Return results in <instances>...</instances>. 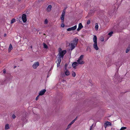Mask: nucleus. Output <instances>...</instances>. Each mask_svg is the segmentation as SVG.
<instances>
[{
	"mask_svg": "<svg viewBox=\"0 0 130 130\" xmlns=\"http://www.w3.org/2000/svg\"><path fill=\"white\" fill-rule=\"evenodd\" d=\"M84 56L83 55H81L78 58L77 60V62L78 64H82L84 63V62L83 60V59Z\"/></svg>",
	"mask_w": 130,
	"mask_h": 130,
	"instance_id": "20e7f679",
	"label": "nucleus"
},
{
	"mask_svg": "<svg viewBox=\"0 0 130 130\" xmlns=\"http://www.w3.org/2000/svg\"><path fill=\"white\" fill-rule=\"evenodd\" d=\"M90 23V21L89 20H88L87 22V24H89Z\"/></svg>",
	"mask_w": 130,
	"mask_h": 130,
	"instance_id": "c85d7f7f",
	"label": "nucleus"
},
{
	"mask_svg": "<svg viewBox=\"0 0 130 130\" xmlns=\"http://www.w3.org/2000/svg\"><path fill=\"white\" fill-rule=\"evenodd\" d=\"M16 117L13 114L12 115V117L13 119H14Z\"/></svg>",
	"mask_w": 130,
	"mask_h": 130,
	"instance_id": "c756f323",
	"label": "nucleus"
},
{
	"mask_svg": "<svg viewBox=\"0 0 130 130\" xmlns=\"http://www.w3.org/2000/svg\"><path fill=\"white\" fill-rule=\"evenodd\" d=\"M97 38L96 36L94 35L93 38V41L94 43L93 45V47L95 50H99V48L97 45Z\"/></svg>",
	"mask_w": 130,
	"mask_h": 130,
	"instance_id": "7ed1b4c3",
	"label": "nucleus"
},
{
	"mask_svg": "<svg viewBox=\"0 0 130 130\" xmlns=\"http://www.w3.org/2000/svg\"><path fill=\"white\" fill-rule=\"evenodd\" d=\"M72 75L73 77H75L76 76V74L75 72H73L72 73Z\"/></svg>",
	"mask_w": 130,
	"mask_h": 130,
	"instance_id": "412c9836",
	"label": "nucleus"
},
{
	"mask_svg": "<svg viewBox=\"0 0 130 130\" xmlns=\"http://www.w3.org/2000/svg\"><path fill=\"white\" fill-rule=\"evenodd\" d=\"M78 40V39L76 38H74L73 40L70 42L69 46L72 51L74 48L77 45Z\"/></svg>",
	"mask_w": 130,
	"mask_h": 130,
	"instance_id": "f03ea898",
	"label": "nucleus"
},
{
	"mask_svg": "<svg viewBox=\"0 0 130 130\" xmlns=\"http://www.w3.org/2000/svg\"><path fill=\"white\" fill-rule=\"evenodd\" d=\"M9 128L8 124H6L5 126V129H7Z\"/></svg>",
	"mask_w": 130,
	"mask_h": 130,
	"instance_id": "a211bd4d",
	"label": "nucleus"
},
{
	"mask_svg": "<svg viewBox=\"0 0 130 130\" xmlns=\"http://www.w3.org/2000/svg\"><path fill=\"white\" fill-rule=\"evenodd\" d=\"M83 26L81 23H80L78 25V28L77 29V30L78 31H79L82 28Z\"/></svg>",
	"mask_w": 130,
	"mask_h": 130,
	"instance_id": "f8f14e48",
	"label": "nucleus"
},
{
	"mask_svg": "<svg viewBox=\"0 0 130 130\" xmlns=\"http://www.w3.org/2000/svg\"><path fill=\"white\" fill-rule=\"evenodd\" d=\"M22 19L23 20V21L25 23L27 21L26 17V15L25 14H23L22 17Z\"/></svg>",
	"mask_w": 130,
	"mask_h": 130,
	"instance_id": "0eeeda50",
	"label": "nucleus"
},
{
	"mask_svg": "<svg viewBox=\"0 0 130 130\" xmlns=\"http://www.w3.org/2000/svg\"><path fill=\"white\" fill-rule=\"evenodd\" d=\"M18 0L19 1H21V0Z\"/></svg>",
	"mask_w": 130,
	"mask_h": 130,
	"instance_id": "e433bc0d",
	"label": "nucleus"
},
{
	"mask_svg": "<svg viewBox=\"0 0 130 130\" xmlns=\"http://www.w3.org/2000/svg\"><path fill=\"white\" fill-rule=\"evenodd\" d=\"M3 73H5L6 72V71L5 70H4L3 71Z\"/></svg>",
	"mask_w": 130,
	"mask_h": 130,
	"instance_id": "473e14b6",
	"label": "nucleus"
},
{
	"mask_svg": "<svg viewBox=\"0 0 130 130\" xmlns=\"http://www.w3.org/2000/svg\"><path fill=\"white\" fill-rule=\"evenodd\" d=\"M47 23H48V21L47 20V19H46L44 21V23L45 24H47Z\"/></svg>",
	"mask_w": 130,
	"mask_h": 130,
	"instance_id": "a878e982",
	"label": "nucleus"
},
{
	"mask_svg": "<svg viewBox=\"0 0 130 130\" xmlns=\"http://www.w3.org/2000/svg\"><path fill=\"white\" fill-rule=\"evenodd\" d=\"M39 65V63L38 62H35L33 65L32 67L34 69H36Z\"/></svg>",
	"mask_w": 130,
	"mask_h": 130,
	"instance_id": "423d86ee",
	"label": "nucleus"
},
{
	"mask_svg": "<svg viewBox=\"0 0 130 130\" xmlns=\"http://www.w3.org/2000/svg\"><path fill=\"white\" fill-rule=\"evenodd\" d=\"M6 34H4V36H6Z\"/></svg>",
	"mask_w": 130,
	"mask_h": 130,
	"instance_id": "f704fd0d",
	"label": "nucleus"
},
{
	"mask_svg": "<svg viewBox=\"0 0 130 130\" xmlns=\"http://www.w3.org/2000/svg\"><path fill=\"white\" fill-rule=\"evenodd\" d=\"M13 47L11 44H10L9 47L8 48V51L9 52H11V51L12 50Z\"/></svg>",
	"mask_w": 130,
	"mask_h": 130,
	"instance_id": "2eb2a0df",
	"label": "nucleus"
},
{
	"mask_svg": "<svg viewBox=\"0 0 130 130\" xmlns=\"http://www.w3.org/2000/svg\"><path fill=\"white\" fill-rule=\"evenodd\" d=\"M130 50V47H128L127 48L126 51V53H127Z\"/></svg>",
	"mask_w": 130,
	"mask_h": 130,
	"instance_id": "aec40b11",
	"label": "nucleus"
},
{
	"mask_svg": "<svg viewBox=\"0 0 130 130\" xmlns=\"http://www.w3.org/2000/svg\"><path fill=\"white\" fill-rule=\"evenodd\" d=\"M52 6L51 5H48L46 9V11L47 12H50L52 10Z\"/></svg>",
	"mask_w": 130,
	"mask_h": 130,
	"instance_id": "9d476101",
	"label": "nucleus"
},
{
	"mask_svg": "<svg viewBox=\"0 0 130 130\" xmlns=\"http://www.w3.org/2000/svg\"><path fill=\"white\" fill-rule=\"evenodd\" d=\"M105 127L106 128L108 126H111V123L107 121L105 123Z\"/></svg>",
	"mask_w": 130,
	"mask_h": 130,
	"instance_id": "ddd939ff",
	"label": "nucleus"
},
{
	"mask_svg": "<svg viewBox=\"0 0 130 130\" xmlns=\"http://www.w3.org/2000/svg\"><path fill=\"white\" fill-rule=\"evenodd\" d=\"M76 28L77 26L75 25L73 27L68 28L67 29V30L68 31H70L71 30H73L75 29Z\"/></svg>",
	"mask_w": 130,
	"mask_h": 130,
	"instance_id": "6e6552de",
	"label": "nucleus"
},
{
	"mask_svg": "<svg viewBox=\"0 0 130 130\" xmlns=\"http://www.w3.org/2000/svg\"><path fill=\"white\" fill-rule=\"evenodd\" d=\"M78 64L77 62H75L72 63V66L74 68L76 69V67L77 66Z\"/></svg>",
	"mask_w": 130,
	"mask_h": 130,
	"instance_id": "9b49d317",
	"label": "nucleus"
},
{
	"mask_svg": "<svg viewBox=\"0 0 130 130\" xmlns=\"http://www.w3.org/2000/svg\"><path fill=\"white\" fill-rule=\"evenodd\" d=\"M113 32L112 31L111 32L108 34V35L110 36H111L113 34Z\"/></svg>",
	"mask_w": 130,
	"mask_h": 130,
	"instance_id": "393cba45",
	"label": "nucleus"
},
{
	"mask_svg": "<svg viewBox=\"0 0 130 130\" xmlns=\"http://www.w3.org/2000/svg\"><path fill=\"white\" fill-rule=\"evenodd\" d=\"M68 66V64H65V68L64 69L65 70H66L67 69V67Z\"/></svg>",
	"mask_w": 130,
	"mask_h": 130,
	"instance_id": "cd10ccee",
	"label": "nucleus"
},
{
	"mask_svg": "<svg viewBox=\"0 0 130 130\" xmlns=\"http://www.w3.org/2000/svg\"><path fill=\"white\" fill-rule=\"evenodd\" d=\"M43 44L44 46V47L45 48H47L48 47L47 45L44 43H43Z\"/></svg>",
	"mask_w": 130,
	"mask_h": 130,
	"instance_id": "6ab92c4d",
	"label": "nucleus"
},
{
	"mask_svg": "<svg viewBox=\"0 0 130 130\" xmlns=\"http://www.w3.org/2000/svg\"><path fill=\"white\" fill-rule=\"evenodd\" d=\"M89 48L88 47L87 48V50Z\"/></svg>",
	"mask_w": 130,
	"mask_h": 130,
	"instance_id": "c9c22d12",
	"label": "nucleus"
},
{
	"mask_svg": "<svg viewBox=\"0 0 130 130\" xmlns=\"http://www.w3.org/2000/svg\"><path fill=\"white\" fill-rule=\"evenodd\" d=\"M91 50H90V52H91Z\"/></svg>",
	"mask_w": 130,
	"mask_h": 130,
	"instance_id": "4c0bfd02",
	"label": "nucleus"
},
{
	"mask_svg": "<svg viewBox=\"0 0 130 130\" xmlns=\"http://www.w3.org/2000/svg\"><path fill=\"white\" fill-rule=\"evenodd\" d=\"M46 91V90L45 89H43L40 91L39 93V95H43Z\"/></svg>",
	"mask_w": 130,
	"mask_h": 130,
	"instance_id": "1a4fd4ad",
	"label": "nucleus"
},
{
	"mask_svg": "<svg viewBox=\"0 0 130 130\" xmlns=\"http://www.w3.org/2000/svg\"><path fill=\"white\" fill-rule=\"evenodd\" d=\"M101 40L102 41H104V39L103 37H101L100 38Z\"/></svg>",
	"mask_w": 130,
	"mask_h": 130,
	"instance_id": "bb28decb",
	"label": "nucleus"
},
{
	"mask_svg": "<svg viewBox=\"0 0 130 130\" xmlns=\"http://www.w3.org/2000/svg\"><path fill=\"white\" fill-rule=\"evenodd\" d=\"M71 125L69 124L68 126L67 127L66 129V130H67L70 128L71 127Z\"/></svg>",
	"mask_w": 130,
	"mask_h": 130,
	"instance_id": "b1692460",
	"label": "nucleus"
},
{
	"mask_svg": "<svg viewBox=\"0 0 130 130\" xmlns=\"http://www.w3.org/2000/svg\"><path fill=\"white\" fill-rule=\"evenodd\" d=\"M15 21V19H12L11 21V24H12L14 23Z\"/></svg>",
	"mask_w": 130,
	"mask_h": 130,
	"instance_id": "4be33fe9",
	"label": "nucleus"
},
{
	"mask_svg": "<svg viewBox=\"0 0 130 130\" xmlns=\"http://www.w3.org/2000/svg\"><path fill=\"white\" fill-rule=\"evenodd\" d=\"M66 71H64V73L66 75L68 76L70 74L69 71L67 70H65Z\"/></svg>",
	"mask_w": 130,
	"mask_h": 130,
	"instance_id": "4468645a",
	"label": "nucleus"
},
{
	"mask_svg": "<svg viewBox=\"0 0 130 130\" xmlns=\"http://www.w3.org/2000/svg\"><path fill=\"white\" fill-rule=\"evenodd\" d=\"M92 126H91V127H90V130H91V129L92 128Z\"/></svg>",
	"mask_w": 130,
	"mask_h": 130,
	"instance_id": "72a5a7b5",
	"label": "nucleus"
},
{
	"mask_svg": "<svg viewBox=\"0 0 130 130\" xmlns=\"http://www.w3.org/2000/svg\"><path fill=\"white\" fill-rule=\"evenodd\" d=\"M65 12V10H64L62 12V15L61 16V19L62 20V23L64 22Z\"/></svg>",
	"mask_w": 130,
	"mask_h": 130,
	"instance_id": "39448f33",
	"label": "nucleus"
},
{
	"mask_svg": "<svg viewBox=\"0 0 130 130\" xmlns=\"http://www.w3.org/2000/svg\"><path fill=\"white\" fill-rule=\"evenodd\" d=\"M126 128V127H123L121 128L120 130H124Z\"/></svg>",
	"mask_w": 130,
	"mask_h": 130,
	"instance_id": "5701e85b",
	"label": "nucleus"
},
{
	"mask_svg": "<svg viewBox=\"0 0 130 130\" xmlns=\"http://www.w3.org/2000/svg\"><path fill=\"white\" fill-rule=\"evenodd\" d=\"M98 27H99V26H98V23H96L95 24V29L96 30H98Z\"/></svg>",
	"mask_w": 130,
	"mask_h": 130,
	"instance_id": "f3484780",
	"label": "nucleus"
},
{
	"mask_svg": "<svg viewBox=\"0 0 130 130\" xmlns=\"http://www.w3.org/2000/svg\"><path fill=\"white\" fill-rule=\"evenodd\" d=\"M77 117H76L74 120H72L70 123L69 124L70 125H71L73 124L75 121L77 119Z\"/></svg>",
	"mask_w": 130,
	"mask_h": 130,
	"instance_id": "dca6fc26",
	"label": "nucleus"
},
{
	"mask_svg": "<svg viewBox=\"0 0 130 130\" xmlns=\"http://www.w3.org/2000/svg\"><path fill=\"white\" fill-rule=\"evenodd\" d=\"M40 95H38L36 98V100H38V98H39V96Z\"/></svg>",
	"mask_w": 130,
	"mask_h": 130,
	"instance_id": "2f4dec72",
	"label": "nucleus"
},
{
	"mask_svg": "<svg viewBox=\"0 0 130 130\" xmlns=\"http://www.w3.org/2000/svg\"><path fill=\"white\" fill-rule=\"evenodd\" d=\"M64 24L62 23L61 25V27H64Z\"/></svg>",
	"mask_w": 130,
	"mask_h": 130,
	"instance_id": "7c9ffc66",
	"label": "nucleus"
},
{
	"mask_svg": "<svg viewBox=\"0 0 130 130\" xmlns=\"http://www.w3.org/2000/svg\"><path fill=\"white\" fill-rule=\"evenodd\" d=\"M59 53L58 55L59 56L58 57L57 61V67H59L60 66L61 61V58H63L64 55L66 53V50L62 51L61 48H59Z\"/></svg>",
	"mask_w": 130,
	"mask_h": 130,
	"instance_id": "f257e3e1",
	"label": "nucleus"
}]
</instances>
